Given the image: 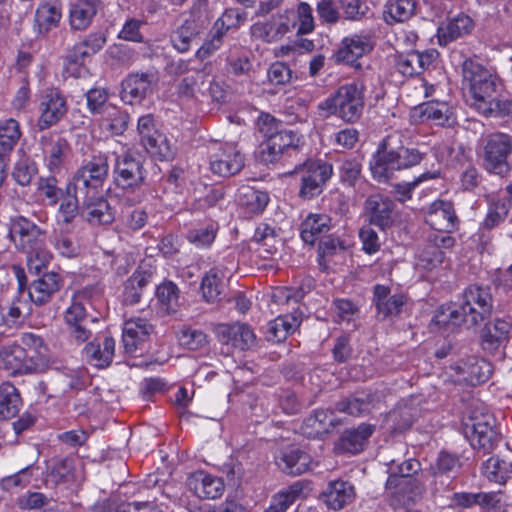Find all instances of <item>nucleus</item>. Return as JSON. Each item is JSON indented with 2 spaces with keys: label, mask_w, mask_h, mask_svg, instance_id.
I'll use <instances>...</instances> for the list:
<instances>
[{
  "label": "nucleus",
  "mask_w": 512,
  "mask_h": 512,
  "mask_svg": "<svg viewBox=\"0 0 512 512\" xmlns=\"http://www.w3.org/2000/svg\"><path fill=\"white\" fill-rule=\"evenodd\" d=\"M98 114L103 116L99 124L101 133L109 136L120 135L125 131L127 116L116 107L109 105L98 106Z\"/></svg>",
  "instance_id": "41"
},
{
  "label": "nucleus",
  "mask_w": 512,
  "mask_h": 512,
  "mask_svg": "<svg viewBox=\"0 0 512 512\" xmlns=\"http://www.w3.org/2000/svg\"><path fill=\"white\" fill-rule=\"evenodd\" d=\"M187 486L197 497L210 500L220 498L225 489L222 478L203 470L191 473L187 478Z\"/></svg>",
  "instance_id": "19"
},
{
  "label": "nucleus",
  "mask_w": 512,
  "mask_h": 512,
  "mask_svg": "<svg viewBox=\"0 0 512 512\" xmlns=\"http://www.w3.org/2000/svg\"><path fill=\"white\" fill-rule=\"evenodd\" d=\"M21 137L20 125L15 119L0 122V149L10 153Z\"/></svg>",
  "instance_id": "52"
},
{
  "label": "nucleus",
  "mask_w": 512,
  "mask_h": 512,
  "mask_svg": "<svg viewBox=\"0 0 512 512\" xmlns=\"http://www.w3.org/2000/svg\"><path fill=\"white\" fill-rule=\"evenodd\" d=\"M372 407H374L373 399L364 394L347 398L336 405V409L339 412L347 413L352 416H361L369 413Z\"/></svg>",
  "instance_id": "51"
},
{
  "label": "nucleus",
  "mask_w": 512,
  "mask_h": 512,
  "mask_svg": "<svg viewBox=\"0 0 512 512\" xmlns=\"http://www.w3.org/2000/svg\"><path fill=\"white\" fill-rule=\"evenodd\" d=\"M317 108L323 118L334 115L344 122L354 123L363 112L364 85L360 82L344 84L335 93L319 102Z\"/></svg>",
  "instance_id": "2"
},
{
  "label": "nucleus",
  "mask_w": 512,
  "mask_h": 512,
  "mask_svg": "<svg viewBox=\"0 0 512 512\" xmlns=\"http://www.w3.org/2000/svg\"><path fill=\"white\" fill-rule=\"evenodd\" d=\"M74 193L86 206L91 218L96 217V162L94 159L83 164L73 176Z\"/></svg>",
  "instance_id": "11"
},
{
  "label": "nucleus",
  "mask_w": 512,
  "mask_h": 512,
  "mask_svg": "<svg viewBox=\"0 0 512 512\" xmlns=\"http://www.w3.org/2000/svg\"><path fill=\"white\" fill-rule=\"evenodd\" d=\"M19 345L24 347L25 351H27L29 355L34 356V362L36 363L37 370L39 364L45 357V352L47 350L43 339L34 333H23L21 334Z\"/></svg>",
  "instance_id": "56"
},
{
  "label": "nucleus",
  "mask_w": 512,
  "mask_h": 512,
  "mask_svg": "<svg viewBox=\"0 0 512 512\" xmlns=\"http://www.w3.org/2000/svg\"><path fill=\"white\" fill-rule=\"evenodd\" d=\"M311 457L296 446H289L276 456L277 466L286 474L300 475L310 469Z\"/></svg>",
  "instance_id": "30"
},
{
  "label": "nucleus",
  "mask_w": 512,
  "mask_h": 512,
  "mask_svg": "<svg viewBox=\"0 0 512 512\" xmlns=\"http://www.w3.org/2000/svg\"><path fill=\"white\" fill-rule=\"evenodd\" d=\"M462 87L468 105L482 114L490 109L501 86L499 79L481 64L472 59H466L462 65Z\"/></svg>",
  "instance_id": "1"
},
{
  "label": "nucleus",
  "mask_w": 512,
  "mask_h": 512,
  "mask_svg": "<svg viewBox=\"0 0 512 512\" xmlns=\"http://www.w3.org/2000/svg\"><path fill=\"white\" fill-rule=\"evenodd\" d=\"M474 25L473 19L465 13H458L447 17L437 28L436 36L439 45L446 46L470 34L474 29Z\"/></svg>",
  "instance_id": "20"
},
{
  "label": "nucleus",
  "mask_w": 512,
  "mask_h": 512,
  "mask_svg": "<svg viewBox=\"0 0 512 512\" xmlns=\"http://www.w3.org/2000/svg\"><path fill=\"white\" fill-rule=\"evenodd\" d=\"M152 325L144 318L136 317L125 321L122 341L127 353H134L149 337Z\"/></svg>",
  "instance_id": "31"
},
{
  "label": "nucleus",
  "mask_w": 512,
  "mask_h": 512,
  "mask_svg": "<svg viewBox=\"0 0 512 512\" xmlns=\"http://www.w3.org/2000/svg\"><path fill=\"white\" fill-rule=\"evenodd\" d=\"M24 253L27 254V266L30 273L39 274L52 259V254L45 248V244L37 245Z\"/></svg>",
  "instance_id": "55"
},
{
  "label": "nucleus",
  "mask_w": 512,
  "mask_h": 512,
  "mask_svg": "<svg viewBox=\"0 0 512 512\" xmlns=\"http://www.w3.org/2000/svg\"><path fill=\"white\" fill-rule=\"evenodd\" d=\"M138 132L142 145L151 156L160 160H168L173 156L166 136L154 129V119L151 115L139 118Z\"/></svg>",
  "instance_id": "12"
},
{
  "label": "nucleus",
  "mask_w": 512,
  "mask_h": 512,
  "mask_svg": "<svg viewBox=\"0 0 512 512\" xmlns=\"http://www.w3.org/2000/svg\"><path fill=\"white\" fill-rule=\"evenodd\" d=\"M373 433V427L368 424H361L355 430L345 432L336 445L340 452L356 454L361 452L366 445L368 438Z\"/></svg>",
  "instance_id": "40"
},
{
  "label": "nucleus",
  "mask_w": 512,
  "mask_h": 512,
  "mask_svg": "<svg viewBox=\"0 0 512 512\" xmlns=\"http://www.w3.org/2000/svg\"><path fill=\"white\" fill-rule=\"evenodd\" d=\"M95 321L96 318L89 316L80 302H73L64 312V322L68 326L70 336L77 343L88 342L83 348L82 354L89 363L96 360V345L91 340L93 337L91 327Z\"/></svg>",
  "instance_id": "4"
},
{
  "label": "nucleus",
  "mask_w": 512,
  "mask_h": 512,
  "mask_svg": "<svg viewBox=\"0 0 512 512\" xmlns=\"http://www.w3.org/2000/svg\"><path fill=\"white\" fill-rule=\"evenodd\" d=\"M491 365L484 359H474L469 366V382L473 385L484 383L491 376Z\"/></svg>",
  "instance_id": "64"
},
{
  "label": "nucleus",
  "mask_w": 512,
  "mask_h": 512,
  "mask_svg": "<svg viewBox=\"0 0 512 512\" xmlns=\"http://www.w3.org/2000/svg\"><path fill=\"white\" fill-rule=\"evenodd\" d=\"M290 13L298 35L309 34L313 31L315 26L313 10L309 4L301 2L296 9H291Z\"/></svg>",
  "instance_id": "50"
},
{
  "label": "nucleus",
  "mask_w": 512,
  "mask_h": 512,
  "mask_svg": "<svg viewBox=\"0 0 512 512\" xmlns=\"http://www.w3.org/2000/svg\"><path fill=\"white\" fill-rule=\"evenodd\" d=\"M144 179L141 156L133 151L120 155L115 164V182L123 189L138 187Z\"/></svg>",
  "instance_id": "14"
},
{
  "label": "nucleus",
  "mask_w": 512,
  "mask_h": 512,
  "mask_svg": "<svg viewBox=\"0 0 512 512\" xmlns=\"http://www.w3.org/2000/svg\"><path fill=\"white\" fill-rule=\"evenodd\" d=\"M331 219L323 213H310L301 224V238L305 243L314 244L317 237L330 229Z\"/></svg>",
  "instance_id": "42"
},
{
  "label": "nucleus",
  "mask_w": 512,
  "mask_h": 512,
  "mask_svg": "<svg viewBox=\"0 0 512 512\" xmlns=\"http://www.w3.org/2000/svg\"><path fill=\"white\" fill-rule=\"evenodd\" d=\"M300 318L295 314L281 315L268 323L266 337L269 341L280 342L293 333L300 325Z\"/></svg>",
  "instance_id": "44"
},
{
  "label": "nucleus",
  "mask_w": 512,
  "mask_h": 512,
  "mask_svg": "<svg viewBox=\"0 0 512 512\" xmlns=\"http://www.w3.org/2000/svg\"><path fill=\"white\" fill-rule=\"evenodd\" d=\"M323 501L332 510H340L353 502L355 490L352 484L343 480L332 481L322 494Z\"/></svg>",
  "instance_id": "35"
},
{
  "label": "nucleus",
  "mask_w": 512,
  "mask_h": 512,
  "mask_svg": "<svg viewBox=\"0 0 512 512\" xmlns=\"http://www.w3.org/2000/svg\"><path fill=\"white\" fill-rule=\"evenodd\" d=\"M510 208L509 201H497L490 204L488 214L484 220V226L493 228L505 219Z\"/></svg>",
  "instance_id": "63"
},
{
  "label": "nucleus",
  "mask_w": 512,
  "mask_h": 512,
  "mask_svg": "<svg viewBox=\"0 0 512 512\" xmlns=\"http://www.w3.org/2000/svg\"><path fill=\"white\" fill-rule=\"evenodd\" d=\"M22 405L18 389L9 382L0 385V418L9 419L17 415Z\"/></svg>",
  "instance_id": "45"
},
{
  "label": "nucleus",
  "mask_w": 512,
  "mask_h": 512,
  "mask_svg": "<svg viewBox=\"0 0 512 512\" xmlns=\"http://www.w3.org/2000/svg\"><path fill=\"white\" fill-rule=\"evenodd\" d=\"M259 126L267 136L266 141L259 147V159L266 164L275 163L284 153L275 137L272 136V129L277 128V120L273 116L265 114L259 118Z\"/></svg>",
  "instance_id": "32"
},
{
  "label": "nucleus",
  "mask_w": 512,
  "mask_h": 512,
  "mask_svg": "<svg viewBox=\"0 0 512 512\" xmlns=\"http://www.w3.org/2000/svg\"><path fill=\"white\" fill-rule=\"evenodd\" d=\"M433 322L439 328H449L459 326L462 322H465V318L455 304L442 305L433 318Z\"/></svg>",
  "instance_id": "53"
},
{
  "label": "nucleus",
  "mask_w": 512,
  "mask_h": 512,
  "mask_svg": "<svg viewBox=\"0 0 512 512\" xmlns=\"http://www.w3.org/2000/svg\"><path fill=\"white\" fill-rule=\"evenodd\" d=\"M217 228L214 224L191 230L188 240L198 248H208L214 242Z\"/></svg>",
  "instance_id": "60"
},
{
  "label": "nucleus",
  "mask_w": 512,
  "mask_h": 512,
  "mask_svg": "<svg viewBox=\"0 0 512 512\" xmlns=\"http://www.w3.org/2000/svg\"><path fill=\"white\" fill-rule=\"evenodd\" d=\"M31 477L30 467H26L13 475L4 477L1 480V487L3 490L9 492L16 489H23L30 483Z\"/></svg>",
  "instance_id": "61"
},
{
  "label": "nucleus",
  "mask_w": 512,
  "mask_h": 512,
  "mask_svg": "<svg viewBox=\"0 0 512 512\" xmlns=\"http://www.w3.org/2000/svg\"><path fill=\"white\" fill-rule=\"evenodd\" d=\"M236 199L248 215L262 213L269 202V196L266 192L256 190L251 186L240 187L237 191Z\"/></svg>",
  "instance_id": "38"
},
{
  "label": "nucleus",
  "mask_w": 512,
  "mask_h": 512,
  "mask_svg": "<svg viewBox=\"0 0 512 512\" xmlns=\"http://www.w3.org/2000/svg\"><path fill=\"white\" fill-rule=\"evenodd\" d=\"M373 40L370 35H352L343 39L334 57L338 63L353 65L359 58L370 52Z\"/></svg>",
  "instance_id": "24"
},
{
  "label": "nucleus",
  "mask_w": 512,
  "mask_h": 512,
  "mask_svg": "<svg viewBox=\"0 0 512 512\" xmlns=\"http://www.w3.org/2000/svg\"><path fill=\"white\" fill-rule=\"evenodd\" d=\"M244 156L234 143H215L211 147L210 170L219 176L229 177L241 171Z\"/></svg>",
  "instance_id": "9"
},
{
  "label": "nucleus",
  "mask_w": 512,
  "mask_h": 512,
  "mask_svg": "<svg viewBox=\"0 0 512 512\" xmlns=\"http://www.w3.org/2000/svg\"><path fill=\"white\" fill-rule=\"evenodd\" d=\"M374 302L378 313L388 317L400 313L406 303V297L401 293L391 294L387 286L376 285L374 288Z\"/></svg>",
  "instance_id": "36"
},
{
  "label": "nucleus",
  "mask_w": 512,
  "mask_h": 512,
  "mask_svg": "<svg viewBox=\"0 0 512 512\" xmlns=\"http://www.w3.org/2000/svg\"><path fill=\"white\" fill-rule=\"evenodd\" d=\"M157 81L158 76L153 72L130 74L122 83V99L129 104L141 102Z\"/></svg>",
  "instance_id": "18"
},
{
  "label": "nucleus",
  "mask_w": 512,
  "mask_h": 512,
  "mask_svg": "<svg viewBox=\"0 0 512 512\" xmlns=\"http://www.w3.org/2000/svg\"><path fill=\"white\" fill-rule=\"evenodd\" d=\"M296 172L301 174L300 196L311 199L322 192L333 168L331 164L321 160H308L296 168Z\"/></svg>",
  "instance_id": "8"
},
{
  "label": "nucleus",
  "mask_w": 512,
  "mask_h": 512,
  "mask_svg": "<svg viewBox=\"0 0 512 512\" xmlns=\"http://www.w3.org/2000/svg\"><path fill=\"white\" fill-rule=\"evenodd\" d=\"M153 271L151 268H145V265L139 268L128 278L123 292V300L127 304H136L139 302L143 289L152 280Z\"/></svg>",
  "instance_id": "39"
},
{
  "label": "nucleus",
  "mask_w": 512,
  "mask_h": 512,
  "mask_svg": "<svg viewBox=\"0 0 512 512\" xmlns=\"http://www.w3.org/2000/svg\"><path fill=\"white\" fill-rule=\"evenodd\" d=\"M45 234V230L25 216L17 215L11 218L10 237L16 248L22 252L45 244Z\"/></svg>",
  "instance_id": "13"
},
{
  "label": "nucleus",
  "mask_w": 512,
  "mask_h": 512,
  "mask_svg": "<svg viewBox=\"0 0 512 512\" xmlns=\"http://www.w3.org/2000/svg\"><path fill=\"white\" fill-rule=\"evenodd\" d=\"M423 154L415 148L400 146L388 149L387 141L383 140L373 154L369 167L371 174L378 182H388L396 171L409 169L421 163Z\"/></svg>",
  "instance_id": "3"
},
{
  "label": "nucleus",
  "mask_w": 512,
  "mask_h": 512,
  "mask_svg": "<svg viewBox=\"0 0 512 512\" xmlns=\"http://www.w3.org/2000/svg\"><path fill=\"white\" fill-rule=\"evenodd\" d=\"M460 310L465 322L476 326L488 318L492 312V296L488 288L471 285L463 292Z\"/></svg>",
  "instance_id": "7"
},
{
  "label": "nucleus",
  "mask_w": 512,
  "mask_h": 512,
  "mask_svg": "<svg viewBox=\"0 0 512 512\" xmlns=\"http://www.w3.org/2000/svg\"><path fill=\"white\" fill-rule=\"evenodd\" d=\"M159 308L165 313L175 312L179 302V290L176 284L165 281L156 289Z\"/></svg>",
  "instance_id": "48"
},
{
  "label": "nucleus",
  "mask_w": 512,
  "mask_h": 512,
  "mask_svg": "<svg viewBox=\"0 0 512 512\" xmlns=\"http://www.w3.org/2000/svg\"><path fill=\"white\" fill-rule=\"evenodd\" d=\"M177 339L181 346L189 350H197L207 344L206 334L198 329L183 328L178 332Z\"/></svg>",
  "instance_id": "57"
},
{
  "label": "nucleus",
  "mask_w": 512,
  "mask_h": 512,
  "mask_svg": "<svg viewBox=\"0 0 512 512\" xmlns=\"http://www.w3.org/2000/svg\"><path fill=\"white\" fill-rule=\"evenodd\" d=\"M62 285V278L56 272L44 273L41 277L31 282L28 288L30 300L38 305L48 303Z\"/></svg>",
  "instance_id": "27"
},
{
  "label": "nucleus",
  "mask_w": 512,
  "mask_h": 512,
  "mask_svg": "<svg viewBox=\"0 0 512 512\" xmlns=\"http://www.w3.org/2000/svg\"><path fill=\"white\" fill-rule=\"evenodd\" d=\"M205 75L201 71H196L184 76L179 84V94L186 97H192L199 91L200 86L204 83Z\"/></svg>",
  "instance_id": "62"
},
{
  "label": "nucleus",
  "mask_w": 512,
  "mask_h": 512,
  "mask_svg": "<svg viewBox=\"0 0 512 512\" xmlns=\"http://www.w3.org/2000/svg\"><path fill=\"white\" fill-rule=\"evenodd\" d=\"M302 490L303 486L301 483L296 482L292 484L286 490L277 493L272 498L265 512H286L288 507L300 496Z\"/></svg>",
  "instance_id": "49"
},
{
  "label": "nucleus",
  "mask_w": 512,
  "mask_h": 512,
  "mask_svg": "<svg viewBox=\"0 0 512 512\" xmlns=\"http://www.w3.org/2000/svg\"><path fill=\"white\" fill-rule=\"evenodd\" d=\"M233 269L223 264L210 268L202 277L200 292L207 303H217L228 286Z\"/></svg>",
  "instance_id": "16"
},
{
  "label": "nucleus",
  "mask_w": 512,
  "mask_h": 512,
  "mask_svg": "<svg viewBox=\"0 0 512 512\" xmlns=\"http://www.w3.org/2000/svg\"><path fill=\"white\" fill-rule=\"evenodd\" d=\"M39 118L37 125L45 130L57 124L67 112L64 96L57 89L44 91L39 98Z\"/></svg>",
  "instance_id": "15"
},
{
  "label": "nucleus",
  "mask_w": 512,
  "mask_h": 512,
  "mask_svg": "<svg viewBox=\"0 0 512 512\" xmlns=\"http://www.w3.org/2000/svg\"><path fill=\"white\" fill-rule=\"evenodd\" d=\"M413 118L418 117L420 121H431L436 125L449 124L454 120L452 106L444 101H429L416 107L413 111Z\"/></svg>",
  "instance_id": "33"
},
{
  "label": "nucleus",
  "mask_w": 512,
  "mask_h": 512,
  "mask_svg": "<svg viewBox=\"0 0 512 512\" xmlns=\"http://www.w3.org/2000/svg\"><path fill=\"white\" fill-rule=\"evenodd\" d=\"M40 146L48 169L51 172L59 171L70 151L68 141L58 134L50 133L41 137Z\"/></svg>",
  "instance_id": "23"
},
{
  "label": "nucleus",
  "mask_w": 512,
  "mask_h": 512,
  "mask_svg": "<svg viewBox=\"0 0 512 512\" xmlns=\"http://www.w3.org/2000/svg\"><path fill=\"white\" fill-rule=\"evenodd\" d=\"M456 215L450 202L434 201L428 208L426 223L438 232L437 235L452 232L456 227Z\"/></svg>",
  "instance_id": "26"
},
{
  "label": "nucleus",
  "mask_w": 512,
  "mask_h": 512,
  "mask_svg": "<svg viewBox=\"0 0 512 512\" xmlns=\"http://www.w3.org/2000/svg\"><path fill=\"white\" fill-rule=\"evenodd\" d=\"M0 369L20 373L36 371L34 356L29 355L24 347L14 343L0 349Z\"/></svg>",
  "instance_id": "21"
},
{
  "label": "nucleus",
  "mask_w": 512,
  "mask_h": 512,
  "mask_svg": "<svg viewBox=\"0 0 512 512\" xmlns=\"http://www.w3.org/2000/svg\"><path fill=\"white\" fill-rule=\"evenodd\" d=\"M369 222L381 229L390 227L394 221V203L381 194H373L367 198L364 206Z\"/></svg>",
  "instance_id": "22"
},
{
  "label": "nucleus",
  "mask_w": 512,
  "mask_h": 512,
  "mask_svg": "<svg viewBox=\"0 0 512 512\" xmlns=\"http://www.w3.org/2000/svg\"><path fill=\"white\" fill-rule=\"evenodd\" d=\"M512 153V136L502 132L488 134L483 139V160L485 168L502 175L509 169L508 158Z\"/></svg>",
  "instance_id": "6"
},
{
  "label": "nucleus",
  "mask_w": 512,
  "mask_h": 512,
  "mask_svg": "<svg viewBox=\"0 0 512 512\" xmlns=\"http://www.w3.org/2000/svg\"><path fill=\"white\" fill-rule=\"evenodd\" d=\"M512 465L498 457H491L482 465V474L491 482L504 484L510 477Z\"/></svg>",
  "instance_id": "47"
},
{
  "label": "nucleus",
  "mask_w": 512,
  "mask_h": 512,
  "mask_svg": "<svg viewBox=\"0 0 512 512\" xmlns=\"http://www.w3.org/2000/svg\"><path fill=\"white\" fill-rule=\"evenodd\" d=\"M420 470V463L415 459H408L400 465H396L392 460L388 468V479L386 489L391 495L398 499L406 496L410 500V493L413 492V474Z\"/></svg>",
  "instance_id": "10"
},
{
  "label": "nucleus",
  "mask_w": 512,
  "mask_h": 512,
  "mask_svg": "<svg viewBox=\"0 0 512 512\" xmlns=\"http://www.w3.org/2000/svg\"><path fill=\"white\" fill-rule=\"evenodd\" d=\"M277 129L278 127L276 129H272V136L275 137L283 152L290 148L298 149L304 144V137L298 132L290 129H284L280 131Z\"/></svg>",
  "instance_id": "59"
},
{
  "label": "nucleus",
  "mask_w": 512,
  "mask_h": 512,
  "mask_svg": "<svg viewBox=\"0 0 512 512\" xmlns=\"http://www.w3.org/2000/svg\"><path fill=\"white\" fill-rule=\"evenodd\" d=\"M292 30H295V25L290 10L273 17L270 21L256 23L252 27L253 35L266 42L277 41Z\"/></svg>",
  "instance_id": "25"
},
{
  "label": "nucleus",
  "mask_w": 512,
  "mask_h": 512,
  "mask_svg": "<svg viewBox=\"0 0 512 512\" xmlns=\"http://www.w3.org/2000/svg\"><path fill=\"white\" fill-rule=\"evenodd\" d=\"M216 336L220 343L241 351L251 348L255 343V334L244 323L220 324L216 328Z\"/></svg>",
  "instance_id": "17"
},
{
  "label": "nucleus",
  "mask_w": 512,
  "mask_h": 512,
  "mask_svg": "<svg viewBox=\"0 0 512 512\" xmlns=\"http://www.w3.org/2000/svg\"><path fill=\"white\" fill-rule=\"evenodd\" d=\"M96 15V0H78L70 9V25L74 30H86Z\"/></svg>",
  "instance_id": "43"
},
{
  "label": "nucleus",
  "mask_w": 512,
  "mask_h": 512,
  "mask_svg": "<svg viewBox=\"0 0 512 512\" xmlns=\"http://www.w3.org/2000/svg\"><path fill=\"white\" fill-rule=\"evenodd\" d=\"M62 18L60 0H47L40 3L35 11L34 29L39 35H46L58 27Z\"/></svg>",
  "instance_id": "29"
},
{
  "label": "nucleus",
  "mask_w": 512,
  "mask_h": 512,
  "mask_svg": "<svg viewBox=\"0 0 512 512\" xmlns=\"http://www.w3.org/2000/svg\"><path fill=\"white\" fill-rule=\"evenodd\" d=\"M452 500L455 505L463 508H470L477 504L486 510L497 511L500 509L501 496L496 492H460L455 493Z\"/></svg>",
  "instance_id": "37"
},
{
  "label": "nucleus",
  "mask_w": 512,
  "mask_h": 512,
  "mask_svg": "<svg viewBox=\"0 0 512 512\" xmlns=\"http://www.w3.org/2000/svg\"><path fill=\"white\" fill-rule=\"evenodd\" d=\"M434 244L427 246L417 256L416 267L425 271H432L440 266L444 260V252L440 248H451L454 238L448 234L435 235Z\"/></svg>",
  "instance_id": "28"
},
{
  "label": "nucleus",
  "mask_w": 512,
  "mask_h": 512,
  "mask_svg": "<svg viewBox=\"0 0 512 512\" xmlns=\"http://www.w3.org/2000/svg\"><path fill=\"white\" fill-rule=\"evenodd\" d=\"M440 173L438 171H427L419 175L416 179L411 182L400 183L396 185L395 192L397 199L400 202H405L411 198L412 191L421 183L438 178Z\"/></svg>",
  "instance_id": "58"
},
{
  "label": "nucleus",
  "mask_w": 512,
  "mask_h": 512,
  "mask_svg": "<svg viewBox=\"0 0 512 512\" xmlns=\"http://www.w3.org/2000/svg\"><path fill=\"white\" fill-rule=\"evenodd\" d=\"M96 53V38L90 36L83 42L75 45L72 53L68 56L70 62L86 67L92 63Z\"/></svg>",
  "instance_id": "54"
},
{
  "label": "nucleus",
  "mask_w": 512,
  "mask_h": 512,
  "mask_svg": "<svg viewBox=\"0 0 512 512\" xmlns=\"http://www.w3.org/2000/svg\"><path fill=\"white\" fill-rule=\"evenodd\" d=\"M512 321L495 318L492 323L484 326L481 332V345L488 352L496 351L508 338Z\"/></svg>",
  "instance_id": "34"
},
{
  "label": "nucleus",
  "mask_w": 512,
  "mask_h": 512,
  "mask_svg": "<svg viewBox=\"0 0 512 512\" xmlns=\"http://www.w3.org/2000/svg\"><path fill=\"white\" fill-rule=\"evenodd\" d=\"M414 10L413 0H388L384 6L383 19L389 25L404 22L413 15Z\"/></svg>",
  "instance_id": "46"
},
{
  "label": "nucleus",
  "mask_w": 512,
  "mask_h": 512,
  "mask_svg": "<svg viewBox=\"0 0 512 512\" xmlns=\"http://www.w3.org/2000/svg\"><path fill=\"white\" fill-rule=\"evenodd\" d=\"M495 418L482 405H477L464 420V431L474 449L489 452L497 439Z\"/></svg>",
  "instance_id": "5"
}]
</instances>
